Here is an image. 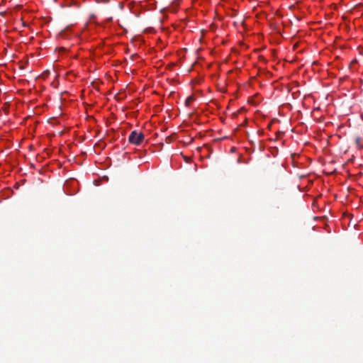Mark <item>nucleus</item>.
Masks as SVG:
<instances>
[{
  "label": "nucleus",
  "mask_w": 363,
  "mask_h": 363,
  "mask_svg": "<svg viewBox=\"0 0 363 363\" xmlns=\"http://www.w3.org/2000/svg\"><path fill=\"white\" fill-rule=\"evenodd\" d=\"M145 139V135L142 132L133 130L128 136V141L130 143L139 145Z\"/></svg>",
  "instance_id": "f257e3e1"
},
{
  "label": "nucleus",
  "mask_w": 363,
  "mask_h": 363,
  "mask_svg": "<svg viewBox=\"0 0 363 363\" xmlns=\"http://www.w3.org/2000/svg\"><path fill=\"white\" fill-rule=\"evenodd\" d=\"M194 100V98L192 96H189L186 99L185 104L186 106H189L191 102Z\"/></svg>",
  "instance_id": "f03ea898"
}]
</instances>
